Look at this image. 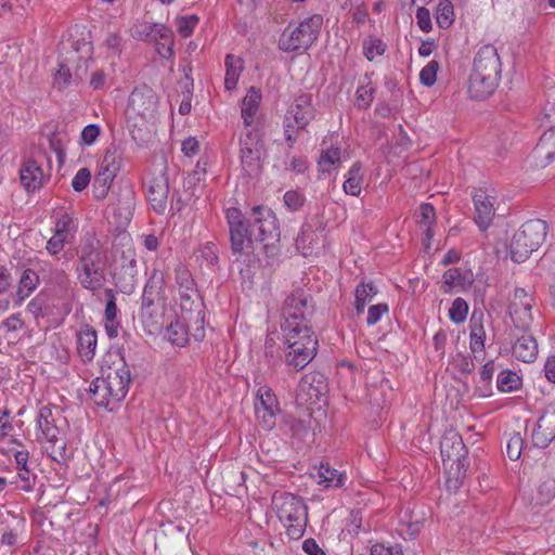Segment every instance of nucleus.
Segmentation results:
<instances>
[{
	"instance_id": "1",
	"label": "nucleus",
	"mask_w": 555,
	"mask_h": 555,
	"mask_svg": "<svg viewBox=\"0 0 555 555\" xmlns=\"http://www.w3.org/2000/svg\"><path fill=\"white\" fill-rule=\"evenodd\" d=\"M231 251L241 257L254 249V242L263 244L268 264H273L280 254L281 231L275 214L264 205L251 208L247 219L237 207L225 209Z\"/></svg>"
},
{
	"instance_id": "2",
	"label": "nucleus",
	"mask_w": 555,
	"mask_h": 555,
	"mask_svg": "<svg viewBox=\"0 0 555 555\" xmlns=\"http://www.w3.org/2000/svg\"><path fill=\"white\" fill-rule=\"evenodd\" d=\"M502 62L492 44L480 47L474 57L468 78V94L474 100L488 99L501 80Z\"/></svg>"
},
{
	"instance_id": "3",
	"label": "nucleus",
	"mask_w": 555,
	"mask_h": 555,
	"mask_svg": "<svg viewBox=\"0 0 555 555\" xmlns=\"http://www.w3.org/2000/svg\"><path fill=\"white\" fill-rule=\"evenodd\" d=\"M108 259L106 251L99 242L88 241L78 251L76 264L77 279L80 285L91 292L101 289L106 283Z\"/></svg>"
},
{
	"instance_id": "4",
	"label": "nucleus",
	"mask_w": 555,
	"mask_h": 555,
	"mask_svg": "<svg viewBox=\"0 0 555 555\" xmlns=\"http://www.w3.org/2000/svg\"><path fill=\"white\" fill-rule=\"evenodd\" d=\"M281 330L284 335V362L296 371L305 369L318 351L319 343L312 326Z\"/></svg>"
},
{
	"instance_id": "5",
	"label": "nucleus",
	"mask_w": 555,
	"mask_h": 555,
	"mask_svg": "<svg viewBox=\"0 0 555 555\" xmlns=\"http://www.w3.org/2000/svg\"><path fill=\"white\" fill-rule=\"evenodd\" d=\"M272 506L284 524L289 539L299 540L305 533L308 521L307 505L304 500L289 492H275L272 495Z\"/></svg>"
},
{
	"instance_id": "6",
	"label": "nucleus",
	"mask_w": 555,
	"mask_h": 555,
	"mask_svg": "<svg viewBox=\"0 0 555 555\" xmlns=\"http://www.w3.org/2000/svg\"><path fill=\"white\" fill-rule=\"evenodd\" d=\"M547 224L541 219L525 222L513 235L509 243V254L513 261L521 263L539 249L545 241Z\"/></svg>"
},
{
	"instance_id": "7",
	"label": "nucleus",
	"mask_w": 555,
	"mask_h": 555,
	"mask_svg": "<svg viewBox=\"0 0 555 555\" xmlns=\"http://www.w3.org/2000/svg\"><path fill=\"white\" fill-rule=\"evenodd\" d=\"M314 312L315 302L311 294L304 288H296L283 302L281 328L311 326Z\"/></svg>"
},
{
	"instance_id": "8",
	"label": "nucleus",
	"mask_w": 555,
	"mask_h": 555,
	"mask_svg": "<svg viewBox=\"0 0 555 555\" xmlns=\"http://www.w3.org/2000/svg\"><path fill=\"white\" fill-rule=\"evenodd\" d=\"M323 24L321 15L315 14L298 24H288L279 38V49L286 52L308 50L318 39Z\"/></svg>"
},
{
	"instance_id": "9",
	"label": "nucleus",
	"mask_w": 555,
	"mask_h": 555,
	"mask_svg": "<svg viewBox=\"0 0 555 555\" xmlns=\"http://www.w3.org/2000/svg\"><path fill=\"white\" fill-rule=\"evenodd\" d=\"M240 158L244 171L248 176L257 175L262 168L263 142L260 134L246 129L240 137Z\"/></svg>"
},
{
	"instance_id": "10",
	"label": "nucleus",
	"mask_w": 555,
	"mask_h": 555,
	"mask_svg": "<svg viewBox=\"0 0 555 555\" xmlns=\"http://www.w3.org/2000/svg\"><path fill=\"white\" fill-rule=\"evenodd\" d=\"M535 304L534 293L517 287L508 306L509 315L516 327L527 332L532 323L531 309Z\"/></svg>"
},
{
	"instance_id": "11",
	"label": "nucleus",
	"mask_w": 555,
	"mask_h": 555,
	"mask_svg": "<svg viewBox=\"0 0 555 555\" xmlns=\"http://www.w3.org/2000/svg\"><path fill=\"white\" fill-rule=\"evenodd\" d=\"M175 274L182 310L191 312L194 308H199L202 297L190 270L186 266L179 263L175 269Z\"/></svg>"
},
{
	"instance_id": "12",
	"label": "nucleus",
	"mask_w": 555,
	"mask_h": 555,
	"mask_svg": "<svg viewBox=\"0 0 555 555\" xmlns=\"http://www.w3.org/2000/svg\"><path fill=\"white\" fill-rule=\"evenodd\" d=\"M102 379L116 397L115 401H121L128 393L131 383V372L128 364L121 358L118 363L103 370Z\"/></svg>"
},
{
	"instance_id": "13",
	"label": "nucleus",
	"mask_w": 555,
	"mask_h": 555,
	"mask_svg": "<svg viewBox=\"0 0 555 555\" xmlns=\"http://www.w3.org/2000/svg\"><path fill=\"white\" fill-rule=\"evenodd\" d=\"M313 117L314 109L311 94L301 93L296 96L294 104L287 109L284 120L287 121L288 128L300 130L305 129Z\"/></svg>"
},
{
	"instance_id": "14",
	"label": "nucleus",
	"mask_w": 555,
	"mask_h": 555,
	"mask_svg": "<svg viewBox=\"0 0 555 555\" xmlns=\"http://www.w3.org/2000/svg\"><path fill=\"white\" fill-rule=\"evenodd\" d=\"M440 453L444 463L450 462L451 467L456 464L460 468L466 459L467 448L462 436L454 429L447 430L440 441Z\"/></svg>"
},
{
	"instance_id": "15",
	"label": "nucleus",
	"mask_w": 555,
	"mask_h": 555,
	"mask_svg": "<svg viewBox=\"0 0 555 555\" xmlns=\"http://www.w3.org/2000/svg\"><path fill=\"white\" fill-rule=\"evenodd\" d=\"M475 275L466 267H452L442 274L440 289L443 294L468 291L474 284Z\"/></svg>"
},
{
	"instance_id": "16",
	"label": "nucleus",
	"mask_w": 555,
	"mask_h": 555,
	"mask_svg": "<svg viewBox=\"0 0 555 555\" xmlns=\"http://www.w3.org/2000/svg\"><path fill=\"white\" fill-rule=\"evenodd\" d=\"M473 202L475 206V222L482 231L487 230L493 221L495 215L494 205L496 197L489 194L486 190L478 189L473 193Z\"/></svg>"
},
{
	"instance_id": "17",
	"label": "nucleus",
	"mask_w": 555,
	"mask_h": 555,
	"mask_svg": "<svg viewBox=\"0 0 555 555\" xmlns=\"http://www.w3.org/2000/svg\"><path fill=\"white\" fill-rule=\"evenodd\" d=\"M147 198L154 210L158 214L165 211L169 195V178L160 171L146 181Z\"/></svg>"
},
{
	"instance_id": "18",
	"label": "nucleus",
	"mask_w": 555,
	"mask_h": 555,
	"mask_svg": "<svg viewBox=\"0 0 555 555\" xmlns=\"http://www.w3.org/2000/svg\"><path fill=\"white\" fill-rule=\"evenodd\" d=\"M555 439V403L550 404L540 416L532 433V440L535 446L545 448Z\"/></svg>"
},
{
	"instance_id": "19",
	"label": "nucleus",
	"mask_w": 555,
	"mask_h": 555,
	"mask_svg": "<svg viewBox=\"0 0 555 555\" xmlns=\"http://www.w3.org/2000/svg\"><path fill=\"white\" fill-rule=\"evenodd\" d=\"M311 476L325 488H340L346 480V475L333 468L328 462H321L318 467H313Z\"/></svg>"
},
{
	"instance_id": "20",
	"label": "nucleus",
	"mask_w": 555,
	"mask_h": 555,
	"mask_svg": "<svg viewBox=\"0 0 555 555\" xmlns=\"http://www.w3.org/2000/svg\"><path fill=\"white\" fill-rule=\"evenodd\" d=\"M42 435L49 442L47 451L53 460L64 459L66 453V439L62 425L41 429Z\"/></svg>"
},
{
	"instance_id": "21",
	"label": "nucleus",
	"mask_w": 555,
	"mask_h": 555,
	"mask_svg": "<svg viewBox=\"0 0 555 555\" xmlns=\"http://www.w3.org/2000/svg\"><path fill=\"white\" fill-rule=\"evenodd\" d=\"M98 344L96 331L90 326L81 328L77 334V350L83 362H90L95 356Z\"/></svg>"
},
{
	"instance_id": "22",
	"label": "nucleus",
	"mask_w": 555,
	"mask_h": 555,
	"mask_svg": "<svg viewBox=\"0 0 555 555\" xmlns=\"http://www.w3.org/2000/svg\"><path fill=\"white\" fill-rule=\"evenodd\" d=\"M20 179L27 191H35L42 185L43 170L36 160L27 159L20 169Z\"/></svg>"
},
{
	"instance_id": "23",
	"label": "nucleus",
	"mask_w": 555,
	"mask_h": 555,
	"mask_svg": "<svg viewBox=\"0 0 555 555\" xmlns=\"http://www.w3.org/2000/svg\"><path fill=\"white\" fill-rule=\"evenodd\" d=\"M537 158H540L537 165L545 167L555 160V127L546 130L540 138V141L534 149Z\"/></svg>"
},
{
	"instance_id": "24",
	"label": "nucleus",
	"mask_w": 555,
	"mask_h": 555,
	"mask_svg": "<svg viewBox=\"0 0 555 555\" xmlns=\"http://www.w3.org/2000/svg\"><path fill=\"white\" fill-rule=\"evenodd\" d=\"M89 393L91 400L98 406L109 408L113 410V405L119 403L115 401V396L109 390L108 386L104 383L102 377H96L89 386Z\"/></svg>"
},
{
	"instance_id": "25",
	"label": "nucleus",
	"mask_w": 555,
	"mask_h": 555,
	"mask_svg": "<svg viewBox=\"0 0 555 555\" xmlns=\"http://www.w3.org/2000/svg\"><path fill=\"white\" fill-rule=\"evenodd\" d=\"M513 354L516 359L530 363L538 356V344L535 338L529 334H522L513 346Z\"/></svg>"
},
{
	"instance_id": "26",
	"label": "nucleus",
	"mask_w": 555,
	"mask_h": 555,
	"mask_svg": "<svg viewBox=\"0 0 555 555\" xmlns=\"http://www.w3.org/2000/svg\"><path fill=\"white\" fill-rule=\"evenodd\" d=\"M131 36L135 40L157 41L158 37L168 36V27L164 24L138 23L131 28Z\"/></svg>"
},
{
	"instance_id": "27",
	"label": "nucleus",
	"mask_w": 555,
	"mask_h": 555,
	"mask_svg": "<svg viewBox=\"0 0 555 555\" xmlns=\"http://www.w3.org/2000/svg\"><path fill=\"white\" fill-rule=\"evenodd\" d=\"M130 106L142 116L152 113L156 106V98L151 89H135L129 98Z\"/></svg>"
},
{
	"instance_id": "28",
	"label": "nucleus",
	"mask_w": 555,
	"mask_h": 555,
	"mask_svg": "<svg viewBox=\"0 0 555 555\" xmlns=\"http://www.w3.org/2000/svg\"><path fill=\"white\" fill-rule=\"evenodd\" d=\"M124 152L115 144L106 147L104 156L99 164V169L117 177L121 169Z\"/></svg>"
},
{
	"instance_id": "29",
	"label": "nucleus",
	"mask_w": 555,
	"mask_h": 555,
	"mask_svg": "<svg viewBox=\"0 0 555 555\" xmlns=\"http://www.w3.org/2000/svg\"><path fill=\"white\" fill-rule=\"evenodd\" d=\"M39 284V275L31 269H26L20 280L18 288L13 295L15 305L20 306Z\"/></svg>"
},
{
	"instance_id": "30",
	"label": "nucleus",
	"mask_w": 555,
	"mask_h": 555,
	"mask_svg": "<svg viewBox=\"0 0 555 555\" xmlns=\"http://www.w3.org/2000/svg\"><path fill=\"white\" fill-rule=\"evenodd\" d=\"M260 101H261L260 90L256 89L255 87H251L242 101L241 116L244 120L245 126L248 127L253 124L255 116L257 114Z\"/></svg>"
},
{
	"instance_id": "31",
	"label": "nucleus",
	"mask_w": 555,
	"mask_h": 555,
	"mask_svg": "<svg viewBox=\"0 0 555 555\" xmlns=\"http://www.w3.org/2000/svg\"><path fill=\"white\" fill-rule=\"evenodd\" d=\"M300 391L307 392L310 400H320L325 395L327 385L320 374L306 375L299 385Z\"/></svg>"
},
{
	"instance_id": "32",
	"label": "nucleus",
	"mask_w": 555,
	"mask_h": 555,
	"mask_svg": "<svg viewBox=\"0 0 555 555\" xmlns=\"http://www.w3.org/2000/svg\"><path fill=\"white\" fill-rule=\"evenodd\" d=\"M378 293L376 285L373 282L360 283L354 291V309L357 315L364 312L365 306L372 301L374 296Z\"/></svg>"
},
{
	"instance_id": "33",
	"label": "nucleus",
	"mask_w": 555,
	"mask_h": 555,
	"mask_svg": "<svg viewBox=\"0 0 555 555\" xmlns=\"http://www.w3.org/2000/svg\"><path fill=\"white\" fill-rule=\"evenodd\" d=\"M24 526V518H14L12 522H7L1 530L0 545L14 547L18 543V535Z\"/></svg>"
},
{
	"instance_id": "34",
	"label": "nucleus",
	"mask_w": 555,
	"mask_h": 555,
	"mask_svg": "<svg viewBox=\"0 0 555 555\" xmlns=\"http://www.w3.org/2000/svg\"><path fill=\"white\" fill-rule=\"evenodd\" d=\"M115 178V176L98 168L92 183V193L96 201L106 198Z\"/></svg>"
},
{
	"instance_id": "35",
	"label": "nucleus",
	"mask_w": 555,
	"mask_h": 555,
	"mask_svg": "<svg viewBox=\"0 0 555 555\" xmlns=\"http://www.w3.org/2000/svg\"><path fill=\"white\" fill-rule=\"evenodd\" d=\"M417 223L424 229L426 238L429 241L434 236L433 228L436 225V210L435 207L429 203H423L420 206V212L417 215Z\"/></svg>"
},
{
	"instance_id": "36",
	"label": "nucleus",
	"mask_w": 555,
	"mask_h": 555,
	"mask_svg": "<svg viewBox=\"0 0 555 555\" xmlns=\"http://www.w3.org/2000/svg\"><path fill=\"white\" fill-rule=\"evenodd\" d=\"M341 150L338 146H330L323 149L318 160V166L321 172L331 173L335 166L341 163Z\"/></svg>"
},
{
	"instance_id": "37",
	"label": "nucleus",
	"mask_w": 555,
	"mask_h": 555,
	"mask_svg": "<svg viewBox=\"0 0 555 555\" xmlns=\"http://www.w3.org/2000/svg\"><path fill=\"white\" fill-rule=\"evenodd\" d=\"M362 166L359 162H356L348 170V177L343 184V189L346 194L352 196H359L362 190Z\"/></svg>"
},
{
	"instance_id": "38",
	"label": "nucleus",
	"mask_w": 555,
	"mask_h": 555,
	"mask_svg": "<svg viewBox=\"0 0 555 555\" xmlns=\"http://www.w3.org/2000/svg\"><path fill=\"white\" fill-rule=\"evenodd\" d=\"M165 336L172 345L183 347L189 340L188 325L181 320H176L167 325Z\"/></svg>"
},
{
	"instance_id": "39",
	"label": "nucleus",
	"mask_w": 555,
	"mask_h": 555,
	"mask_svg": "<svg viewBox=\"0 0 555 555\" xmlns=\"http://www.w3.org/2000/svg\"><path fill=\"white\" fill-rule=\"evenodd\" d=\"M257 399L255 410L280 412L279 401L270 387H260L257 391Z\"/></svg>"
},
{
	"instance_id": "40",
	"label": "nucleus",
	"mask_w": 555,
	"mask_h": 555,
	"mask_svg": "<svg viewBox=\"0 0 555 555\" xmlns=\"http://www.w3.org/2000/svg\"><path fill=\"white\" fill-rule=\"evenodd\" d=\"M437 25L442 28H449L454 22V7L450 0H440L435 12Z\"/></svg>"
},
{
	"instance_id": "41",
	"label": "nucleus",
	"mask_w": 555,
	"mask_h": 555,
	"mask_svg": "<svg viewBox=\"0 0 555 555\" xmlns=\"http://www.w3.org/2000/svg\"><path fill=\"white\" fill-rule=\"evenodd\" d=\"M65 420L61 415V411L55 410L53 411L49 406H42L39 410L38 416H37V424L38 427L41 429H44L47 427H56L60 426Z\"/></svg>"
},
{
	"instance_id": "42",
	"label": "nucleus",
	"mask_w": 555,
	"mask_h": 555,
	"mask_svg": "<svg viewBox=\"0 0 555 555\" xmlns=\"http://www.w3.org/2000/svg\"><path fill=\"white\" fill-rule=\"evenodd\" d=\"M521 386V377L514 371H502L498 375L496 387L502 392H512Z\"/></svg>"
},
{
	"instance_id": "43",
	"label": "nucleus",
	"mask_w": 555,
	"mask_h": 555,
	"mask_svg": "<svg viewBox=\"0 0 555 555\" xmlns=\"http://www.w3.org/2000/svg\"><path fill=\"white\" fill-rule=\"evenodd\" d=\"M555 498V479L547 478L540 482L535 502L539 505H547Z\"/></svg>"
},
{
	"instance_id": "44",
	"label": "nucleus",
	"mask_w": 555,
	"mask_h": 555,
	"mask_svg": "<svg viewBox=\"0 0 555 555\" xmlns=\"http://www.w3.org/2000/svg\"><path fill=\"white\" fill-rule=\"evenodd\" d=\"M159 294L160 287L157 286L153 279L149 280L142 295L141 308H144V312H150L151 308L155 306L156 300L159 299Z\"/></svg>"
},
{
	"instance_id": "45",
	"label": "nucleus",
	"mask_w": 555,
	"mask_h": 555,
	"mask_svg": "<svg viewBox=\"0 0 555 555\" xmlns=\"http://www.w3.org/2000/svg\"><path fill=\"white\" fill-rule=\"evenodd\" d=\"M385 51L386 43L382 39L370 36L363 40V54L369 61H373L377 55H383Z\"/></svg>"
},
{
	"instance_id": "46",
	"label": "nucleus",
	"mask_w": 555,
	"mask_h": 555,
	"mask_svg": "<svg viewBox=\"0 0 555 555\" xmlns=\"http://www.w3.org/2000/svg\"><path fill=\"white\" fill-rule=\"evenodd\" d=\"M486 332L481 323L472 325L469 347L473 353L482 351L485 348Z\"/></svg>"
},
{
	"instance_id": "47",
	"label": "nucleus",
	"mask_w": 555,
	"mask_h": 555,
	"mask_svg": "<svg viewBox=\"0 0 555 555\" xmlns=\"http://www.w3.org/2000/svg\"><path fill=\"white\" fill-rule=\"evenodd\" d=\"M156 43V50L157 53L166 60H169L173 56V33L171 29L168 28V36L166 37H158L157 41H154Z\"/></svg>"
},
{
	"instance_id": "48",
	"label": "nucleus",
	"mask_w": 555,
	"mask_h": 555,
	"mask_svg": "<svg viewBox=\"0 0 555 555\" xmlns=\"http://www.w3.org/2000/svg\"><path fill=\"white\" fill-rule=\"evenodd\" d=\"M468 313V305L467 302L461 298L457 297L452 302V306L449 310V317L451 321H453L456 324H460L465 321Z\"/></svg>"
},
{
	"instance_id": "49",
	"label": "nucleus",
	"mask_w": 555,
	"mask_h": 555,
	"mask_svg": "<svg viewBox=\"0 0 555 555\" xmlns=\"http://www.w3.org/2000/svg\"><path fill=\"white\" fill-rule=\"evenodd\" d=\"M198 21L199 18L195 14L178 17L176 20L178 33L184 38L191 36Z\"/></svg>"
},
{
	"instance_id": "50",
	"label": "nucleus",
	"mask_w": 555,
	"mask_h": 555,
	"mask_svg": "<svg viewBox=\"0 0 555 555\" xmlns=\"http://www.w3.org/2000/svg\"><path fill=\"white\" fill-rule=\"evenodd\" d=\"M439 63L435 60L430 61L420 73V80L426 87H431L437 80V72Z\"/></svg>"
},
{
	"instance_id": "51",
	"label": "nucleus",
	"mask_w": 555,
	"mask_h": 555,
	"mask_svg": "<svg viewBox=\"0 0 555 555\" xmlns=\"http://www.w3.org/2000/svg\"><path fill=\"white\" fill-rule=\"evenodd\" d=\"M375 89L367 85L361 86L357 90L356 105L359 108H367L374 99Z\"/></svg>"
},
{
	"instance_id": "52",
	"label": "nucleus",
	"mask_w": 555,
	"mask_h": 555,
	"mask_svg": "<svg viewBox=\"0 0 555 555\" xmlns=\"http://www.w3.org/2000/svg\"><path fill=\"white\" fill-rule=\"evenodd\" d=\"M74 228L73 217L64 212L56 218L54 233L67 238V234L70 233Z\"/></svg>"
},
{
	"instance_id": "53",
	"label": "nucleus",
	"mask_w": 555,
	"mask_h": 555,
	"mask_svg": "<svg viewBox=\"0 0 555 555\" xmlns=\"http://www.w3.org/2000/svg\"><path fill=\"white\" fill-rule=\"evenodd\" d=\"M17 477L20 482L17 487L26 492H29L34 489L36 482V475L31 473L28 466L24 468L17 469Z\"/></svg>"
},
{
	"instance_id": "54",
	"label": "nucleus",
	"mask_w": 555,
	"mask_h": 555,
	"mask_svg": "<svg viewBox=\"0 0 555 555\" xmlns=\"http://www.w3.org/2000/svg\"><path fill=\"white\" fill-rule=\"evenodd\" d=\"M91 177V171L88 168H80L72 180L74 191H83L89 185Z\"/></svg>"
},
{
	"instance_id": "55",
	"label": "nucleus",
	"mask_w": 555,
	"mask_h": 555,
	"mask_svg": "<svg viewBox=\"0 0 555 555\" xmlns=\"http://www.w3.org/2000/svg\"><path fill=\"white\" fill-rule=\"evenodd\" d=\"M388 311L389 307L385 302L371 306L367 311L366 324H376L377 322H379L384 314L388 313Z\"/></svg>"
},
{
	"instance_id": "56",
	"label": "nucleus",
	"mask_w": 555,
	"mask_h": 555,
	"mask_svg": "<svg viewBox=\"0 0 555 555\" xmlns=\"http://www.w3.org/2000/svg\"><path fill=\"white\" fill-rule=\"evenodd\" d=\"M284 203L293 211L298 210L305 203V197L297 191L291 190L284 194Z\"/></svg>"
},
{
	"instance_id": "57",
	"label": "nucleus",
	"mask_w": 555,
	"mask_h": 555,
	"mask_svg": "<svg viewBox=\"0 0 555 555\" xmlns=\"http://www.w3.org/2000/svg\"><path fill=\"white\" fill-rule=\"evenodd\" d=\"M259 425L264 430H270L275 426V416L278 412L255 410Z\"/></svg>"
},
{
	"instance_id": "58",
	"label": "nucleus",
	"mask_w": 555,
	"mask_h": 555,
	"mask_svg": "<svg viewBox=\"0 0 555 555\" xmlns=\"http://www.w3.org/2000/svg\"><path fill=\"white\" fill-rule=\"evenodd\" d=\"M101 133V129L95 124H90L86 126L80 135L81 144L91 145L95 142Z\"/></svg>"
},
{
	"instance_id": "59",
	"label": "nucleus",
	"mask_w": 555,
	"mask_h": 555,
	"mask_svg": "<svg viewBox=\"0 0 555 555\" xmlns=\"http://www.w3.org/2000/svg\"><path fill=\"white\" fill-rule=\"evenodd\" d=\"M415 17L417 26L421 28V30H423L424 33H428L431 30V17L428 9H426L425 7L418 8L416 10Z\"/></svg>"
},
{
	"instance_id": "60",
	"label": "nucleus",
	"mask_w": 555,
	"mask_h": 555,
	"mask_svg": "<svg viewBox=\"0 0 555 555\" xmlns=\"http://www.w3.org/2000/svg\"><path fill=\"white\" fill-rule=\"evenodd\" d=\"M522 439L519 435H514L507 442L506 454L512 461L519 459L521 454Z\"/></svg>"
},
{
	"instance_id": "61",
	"label": "nucleus",
	"mask_w": 555,
	"mask_h": 555,
	"mask_svg": "<svg viewBox=\"0 0 555 555\" xmlns=\"http://www.w3.org/2000/svg\"><path fill=\"white\" fill-rule=\"evenodd\" d=\"M105 294L107 296V301L105 306V321L107 322H114L117 318V306L115 301V295L113 289H106Z\"/></svg>"
},
{
	"instance_id": "62",
	"label": "nucleus",
	"mask_w": 555,
	"mask_h": 555,
	"mask_svg": "<svg viewBox=\"0 0 555 555\" xmlns=\"http://www.w3.org/2000/svg\"><path fill=\"white\" fill-rule=\"evenodd\" d=\"M70 79H72V74H70L69 68L64 64H60V67L54 75V85L59 89H63L69 85Z\"/></svg>"
},
{
	"instance_id": "63",
	"label": "nucleus",
	"mask_w": 555,
	"mask_h": 555,
	"mask_svg": "<svg viewBox=\"0 0 555 555\" xmlns=\"http://www.w3.org/2000/svg\"><path fill=\"white\" fill-rule=\"evenodd\" d=\"M201 254L209 266L218 263V248L215 243L207 242L201 249Z\"/></svg>"
},
{
	"instance_id": "64",
	"label": "nucleus",
	"mask_w": 555,
	"mask_h": 555,
	"mask_svg": "<svg viewBox=\"0 0 555 555\" xmlns=\"http://www.w3.org/2000/svg\"><path fill=\"white\" fill-rule=\"evenodd\" d=\"M371 555H403L400 545L385 546L384 544H375L371 548Z\"/></svg>"
}]
</instances>
